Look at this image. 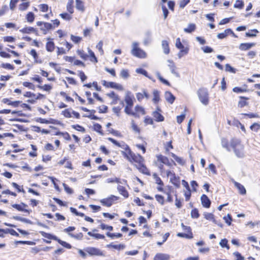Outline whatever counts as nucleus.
<instances>
[{
    "instance_id": "f257e3e1",
    "label": "nucleus",
    "mask_w": 260,
    "mask_h": 260,
    "mask_svg": "<svg viewBox=\"0 0 260 260\" xmlns=\"http://www.w3.org/2000/svg\"><path fill=\"white\" fill-rule=\"evenodd\" d=\"M124 157L126 158L131 162H135L136 167L142 173L148 174L149 173L148 170L144 164V159L140 154H135L131 150H129L128 152H124L121 151Z\"/></svg>"
},
{
    "instance_id": "f03ea898",
    "label": "nucleus",
    "mask_w": 260,
    "mask_h": 260,
    "mask_svg": "<svg viewBox=\"0 0 260 260\" xmlns=\"http://www.w3.org/2000/svg\"><path fill=\"white\" fill-rule=\"evenodd\" d=\"M156 157V160L155 161V164L159 168L161 174L165 173L167 170L164 167V165L168 167L169 169H172L173 165H176V164L173 160L170 161L169 158L165 156L159 154L157 155Z\"/></svg>"
},
{
    "instance_id": "7ed1b4c3",
    "label": "nucleus",
    "mask_w": 260,
    "mask_h": 260,
    "mask_svg": "<svg viewBox=\"0 0 260 260\" xmlns=\"http://www.w3.org/2000/svg\"><path fill=\"white\" fill-rule=\"evenodd\" d=\"M231 146L232 147L236 155L240 158L245 156L244 146L241 143L239 140L233 139L231 141Z\"/></svg>"
},
{
    "instance_id": "20e7f679",
    "label": "nucleus",
    "mask_w": 260,
    "mask_h": 260,
    "mask_svg": "<svg viewBox=\"0 0 260 260\" xmlns=\"http://www.w3.org/2000/svg\"><path fill=\"white\" fill-rule=\"evenodd\" d=\"M197 94L201 102L204 105L209 104V93L208 90L205 88H201L198 89Z\"/></svg>"
},
{
    "instance_id": "39448f33",
    "label": "nucleus",
    "mask_w": 260,
    "mask_h": 260,
    "mask_svg": "<svg viewBox=\"0 0 260 260\" xmlns=\"http://www.w3.org/2000/svg\"><path fill=\"white\" fill-rule=\"evenodd\" d=\"M133 49L132 50V54L139 58H145L146 53L141 49L138 47V43L134 42L132 44Z\"/></svg>"
},
{
    "instance_id": "423d86ee",
    "label": "nucleus",
    "mask_w": 260,
    "mask_h": 260,
    "mask_svg": "<svg viewBox=\"0 0 260 260\" xmlns=\"http://www.w3.org/2000/svg\"><path fill=\"white\" fill-rule=\"evenodd\" d=\"M118 197L111 195L108 198L101 200L100 202L103 206L109 207L112 206L115 201L118 200Z\"/></svg>"
},
{
    "instance_id": "0eeeda50",
    "label": "nucleus",
    "mask_w": 260,
    "mask_h": 260,
    "mask_svg": "<svg viewBox=\"0 0 260 260\" xmlns=\"http://www.w3.org/2000/svg\"><path fill=\"white\" fill-rule=\"evenodd\" d=\"M37 24L38 26H40V29L45 35L46 34L49 30L52 29L55 27H53L51 23L48 22L38 21L37 22Z\"/></svg>"
},
{
    "instance_id": "6e6552de",
    "label": "nucleus",
    "mask_w": 260,
    "mask_h": 260,
    "mask_svg": "<svg viewBox=\"0 0 260 260\" xmlns=\"http://www.w3.org/2000/svg\"><path fill=\"white\" fill-rule=\"evenodd\" d=\"M85 251L91 256H105L103 252L100 249L95 247H87Z\"/></svg>"
},
{
    "instance_id": "1a4fd4ad",
    "label": "nucleus",
    "mask_w": 260,
    "mask_h": 260,
    "mask_svg": "<svg viewBox=\"0 0 260 260\" xmlns=\"http://www.w3.org/2000/svg\"><path fill=\"white\" fill-rule=\"evenodd\" d=\"M102 84L107 87H110L112 88H114L119 90H123V86L117 83L113 82H107L105 80H103L102 81Z\"/></svg>"
},
{
    "instance_id": "9d476101",
    "label": "nucleus",
    "mask_w": 260,
    "mask_h": 260,
    "mask_svg": "<svg viewBox=\"0 0 260 260\" xmlns=\"http://www.w3.org/2000/svg\"><path fill=\"white\" fill-rule=\"evenodd\" d=\"M108 140L111 142L112 143H113L115 145L124 150L125 151H123L124 152H128L129 150H131L128 146L127 144H126L124 142H118L112 138H108Z\"/></svg>"
},
{
    "instance_id": "9b49d317",
    "label": "nucleus",
    "mask_w": 260,
    "mask_h": 260,
    "mask_svg": "<svg viewBox=\"0 0 260 260\" xmlns=\"http://www.w3.org/2000/svg\"><path fill=\"white\" fill-rule=\"evenodd\" d=\"M134 96L132 92L129 91L125 92L124 101L126 104V106H129L132 108L134 105Z\"/></svg>"
},
{
    "instance_id": "f8f14e48",
    "label": "nucleus",
    "mask_w": 260,
    "mask_h": 260,
    "mask_svg": "<svg viewBox=\"0 0 260 260\" xmlns=\"http://www.w3.org/2000/svg\"><path fill=\"white\" fill-rule=\"evenodd\" d=\"M168 62L169 63L168 67L171 72V73L176 76L177 77H179L180 75L178 72L176 71V67L175 63L171 60H168Z\"/></svg>"
},
{
    "instance_id": "ddd939ff",
    "label": "nucleus",
    "mask_w": 260,
    "mask_h": 260,
    "mask_svg": "<svg viewBox=\"0 0 260 260\" xmlns=\"http://www.w3.org/2000/svg\"><path fill=\"white\" fill-rule=\"evenodd\" d=\"M136 98L139 102H141L144 98L147 100L149 98V95L147 93L146 90L143 89L142 92H138L136 93Z\"/></svg>"
},
{
    "instance_id": "4468645a",
    "label": "nucleus",
    "mask_w": 260,
    "mask_h": 260,
    "mask_svg": "<svg viewBox=\"0 0 260 260\" xmlns=\"http://www.w3.org/2000/svg\"><path fill=\"white\" fill-rule=\"evenodd\" d=\"M12 206L19 211L28 212L29 213V211L25 209L27 206L24 203H21L20 204H13Z\"/></svg>"
},
{
    "instance_id": "2eb2a0df",
    "label": "nucleus",
    "mask_w": 260,
    "mask_h": 260,
    "mask_svg": "<svg viewBox=\"0 0 260 260\" xmlns=\"http://www.w3.org/2000/svg\"><path fill=\"white\" fill-rule=\"evenodd\" d=\"M202 204L205 208H209L211 205V201L208 197L205 194H203L201 197Z\"/></svg>"
},
{
    "instance_id": "dca6fc26",
    "label": "nucleus",
    "mask_w": 260,
    "mask_h": 260,
    "mask_svg": "<svg viewBox=\"0 0 260 260\" xmlns=\"http://www.w3.org/2000/svg\"><path fill=\"white\" fill-rule=\"evenodd\" d=\"M170 256L168 254L158 253H157L153 259L154 260H169Z\"/></svg>"
},
{
    "instance_id": "f3484780",
    "label": "nucleus",
    "mask_w": 260,
    "mask_h": 260,
    "mask_svg": "<svg viewBox=\"0 0 260 260\" xmlns=\"http://www.w3.org/2000/svg\"><path fill=\"white\" fill-rule=\"evenodd\" d=\"M255 45L254 43H241L239 48L241 50H247Z\"/></svg>"
},
{
    "instance_id": "a211bd4d",
    "label": "nucleus",
    "mask_w": 260,
    "mask_h": 260,
    "mask_svg": "<svg viewBox=\"0 0 260 260\" xmlns=\"http://www.w3.org/2000/svg\"><path fill=\"white\" fill-rule=\"evenodd\" d=\"M164 174H166L167 177L170 178V180L172 183L176 180V177L174 172L171 170V169L167 170Z\"/></svg>"
},
{
    "instance_id": "6ab92c4d",
    "label": "nucleus",
    "mask_w": 260,
    "mask_h": 260,
    "mask_svg": "<svg viewBox=\"0 0 260 260\" xmlns=\"http://www.w3.org/2000/svg\"><path fill=\"white\" fill-rule=\"evenodd\" d=\"M165 97L166 101L171 104L173 103L175 100V97L169 91H166L165 92Z\"/></svg>"
},
{
    "instance_id": "aec40b11",
    "label": "nucleus",
    "mask_w": 260,
    "mask_h": 260,
    "mask_svg": "<svg viewBox=\"0 0 260 260\" xmlns=\"http://www.w3.org/2000/svg\"><path fill=\"white\" fill-rule=\"evenodd\" d=\"M117 190L122 196H123L125 198H127L128 197V193L127 191L125 189V187L118 185L117 186Z\"/></svg>"
},
{
    "instance_id": "412c9836",
    "label": "nucleus",
    "mask_w": 260,
    "mask_h": 260,
    "mask_svg": "<svg viewBox=\"0 0 260 260\" xmlns=\"http://www.w3.org/2000/svg\"><path fill=\"white\" fill-rule=\"evenodd\" d=\"M234 184L235 186L238 189L240 193L241 194H246V190L243 185L236 181L234 182Z\"/></svg>"
},
{
    "instance_id": "4be33fe9",
    "label": "nucleus",
    "mask_w": 260,
    "mask_h": 260,
    "mask_svg": "<svg viewBox=\"0 0 260 260\" xmlns=\"http://www.w3.org/2000/svg\"><path fill=\"white\" fill-rule=\"evenodd\" d=\"M107 96L113 99L112 104H116L117 101L119 100V96L117 94H115L114 91H112L107 94Z\"/></svg>"
},
{
    "instance_id": "5701e85b",
    "label": "nucleus",
    "mask_w": 260,
    "mask_h": 260,
    "mask_svg": "<svg viewBox=\"0 0 260 260\" xmlns=\"http://www.w3.org/2000/svg\"><path fill=\"white\" fill-rule=\"evenodd\" d=\"M21 32L23 34H30L31 32H36V29L32 27H26L20 29Z\"/></svg>"
},
{
    "instance_id": "b1692460",
    "label": "nucleus",
    "mask_w": 260,
    "mask_h": 260,
    "mask_svg": "<svg viewBox=\"0 0 260 260\" xmlns=\"http://www.w3.org/2000/svg\"><path fill=\"white\" fill-rule=\"evenodd\" d=\"M40 233L43 237H44V238H47L48 239H52V240H55L56 241H57V240H58V238L56 236L52 235L49 233H47L45 232L41 231V232H40Z\"/></svg>"
},
{
    "instance_id": "393cba45",
    "label": "nucleus",
    "mask_w": 260,
    "mask_h": 260,
    "mask_svg": "<svg viewBox=\"0 0 260 260\" xmlns=\"http://www.w3.org/2000/svg\"><path fill=\"white\" fill-rule=\"evenodd\" d=\"M153 116L155 120L157 121L160 122L164 120L163 116L157 111L153 112Z\"/></svg>"
},
{
    "instance_id": "a878e982",
    "label": "nucleus",
    "mask_w": 260,
    "mask_h": 260,
    "mask_svg": "<svg viewBox=\"0 0 260 260\" xmlns=\"http://www.w3.org/2000/svg\"><path fill=\"white\" fill-rule=\"evenodd\" d=\"M161 45L164 53L166 54H169L170 52V48L168 41L166 40L162 41Z\"/></svg>"
},
{
    "instance_id": "bb28decb",
    "label": "nucleus",
    "mask_w": 260,
    "mask_h": 260,
    "mask_svg": "<svg viewBox=\"0 0 260 260\" xmlns=\"http://www.w3.org/2000/svg\"><path fill=\"white\" fill-rule=\"evenodd\" d=\"M124 112L128 115H131L138 118L140 117V115L138 114L137 113H134V112L132 111V110H131V108L129 107V106H125L124 109Z\"/></svg>"
},
{
    "instance_id": "cd10ccee",
    "label": "nucleus",
    "mask_w": 260,
    "mask_h": 260,
    "mask_svg": "<svg viewBox=\"0 0 260 260\" xmlns=\"http://www.w3.org/2000/svg\"><path fill=\"white\" fill-rule=\"evenodd\" d=\"M230 32H232V30L231 29H225L224 32L219 33L217 35V38L219 39H222L225 38L229 34H230Z\"/></svg>"
},
{
    "instance_id": "c85d7f7f",
    "label": "nucleus",
    "mask_w": 260,
    "mask_h": 260,
    "mask_svg": "<svg viewBox=\"0 0 260 260\" xmlns=\"http://www.w3.org/2000/svg\"><path fill=\"white\" fill-rule=\"evenodd\" d=\"M153 98L152 99L153 102L154 104H157L160 100L159 92L157 90H154L153 91Z\"/></svg>"
},
{
    "instance_id": "c756f323",
    "label": "nucleus",
    "mask_w": 260,
    "mask_h": 260,
    "mask_svg": "<svg viewBox=\"0 0 260 260\" xmlns=\"http://www.w3.org/2000/svg\"><path fill=\"white\" fill-rule=\"evenodd\" d=\"M204 216L206 219L211 220L215 224L217 223V221L214 219V216L213 214L206 212L204 214Z\"/></svg>"
},
{
    "instance_id": "7c9ffc66",
    "label": "nucleus",
    "mask_w": 260,
    "mask_h": 260,
    "mask_svg": "<svg viewBox=\"0 0 260 260\" xmlns=\"http://www.w3.org/2000/svg\"><path fill=\"white\" fill-rule=\"evenodd\" d=\"M196 28V26L193 23H190L188 24L187 27L184 29V31L187 33H191Z\"/></svg>"
},
{
    "instance_id": "2f4dec72",
    "label": "nucleus",
    "mask_w": 260,
    "mask_h": 260,
    "mask_svg": "<svg viewBox=\"0 0 260 260\" xmlns=\"http://www.w3.org/2000/svg\"><path fill=\"white\" fill-rule=\"evenodd\" d=\"M171 156L179 165L183 166L185 164V160L182 158L178 157L173 153L171 154Z\"/></svg>"
},
{
    "instance_id": "473e14b6",
    "label": "nucleus",
    "mask_w": 260,
    "mask_h": 260,
    "mask_svg": "<svg viewBox=\"0 0 260 260\" xmlns=\"http://www.w3.org/2000/svg\"><path fill=\"white\" fill-rule=\"evenodd\" d=\"M46 47L48 51L52 52L55 48V45L52 41H49L47 43Z\"/></svg>"
},
{
    "instance_id": "72a5a7b5",
    "label": "nucleus",
    "mask_w": 260,
    "mask_h": 260,
    "mask_svg": "<svg viewBox=\"0 0 260 260\" xmlns=\"http://www.w3.org/2000/svg\"><path fill=\"white\" fill-rule=\"evenodd\" d=\"M88 52L90 57V61L94 62H97L98 60L96 57H95L94 52L89 48H88Z\"/></svg>"
},
{
    "instance_id": "f704fd0d",
    "label": "nucleus",
    "mask_w": 260,
    "mask_h": 260,
    "mask_svg": "<svg viewBox=\"0 0 260 260\" xmlns=\"http://www.w3.org/2000/svg\"><path fill=\"white\" fill-rule=\"evenodd\" d=\"M120 76L124 79H127L129 76L128 71L126 69H122L120 71Z\"/></svg>"
},
{
    "instance_id": "c9c22d12",
    "label": "nucleus",
    "mask_w": 260,
    "mask_h": 260,
    "mask_svg": "<svg viewBox=\"0 0 260 260\" xmlns=\"http://www.w3.org/2000/svg\"><path fill=\"white\" fill-rule=\"evenodd\" d=\"M156 75L157 78L160 82L168 86H170V83L167 80L163 78L159 72L156 73Z\"/></svg>"
},
{
    "instance_id": "e433bc0d",
    "label": "nucleus",
    "mask_w": 260,
    "mask_h": 260,
    "mask_svg": "<svg viewBox=\"0 0 260 260\" xmlns=\"http://www.w3.org/2000/svg\"><path fill=\"white\" fill-rule=\"evenodd\" d=\"M37 121L40 122L42 123H58L57 122H56V120L52 119H50V120H46L45 119L39 118V120H37Z\"/></svg>"
},
{
    "instance_id": "4c0bfd02",
    "label": "nucleus",
    "mask_w": 260,
    "mask_h": 260,
    "mask_svg": "<svg viewBox=\"0 0 260 260\" xmlns=\"http://www.w3.org/2000/svg\"><path fill=\"white\" fill-rule=\"evenodd\" d=\"M135 112H134V113H137L139 115L140 113H141L142 115H144L145 114L144 109L141 106L138 105L136 106L135 107Z\"/></svg>"
},
{
    "instance_id": "58836bf2",
    "label": "nucleus",
    "mask_w": 260,
    "mask_h": 260,
    "mask_svg": "<svg viewBox=\"0 0 260 260\" xmlns=\"http://www.w3.org/2000/svg\"><path fill=\"white\" fill-rule=\"evenodd\" d=\"M77 53L80 57L83 59L86 60L88 55L86 54L82 50H78Z\"/></svg>"
},
{
    "instance_id": "ea45409f",
    "label": "nucleus",
    "mask_w": 260,
    "mask_h": 260,
    "mask_svg": "<svg viewBox=\"0 0 260 260\" xmlns=\"http://www.w3.org/2000/svg\"><path fill=\"white\" fill-rule=\"evenodd\" d=\"M76 8L78 10H80L82 12L84 11V7L82 2L80 0H76Z\"/></svg>"
},
{
    "instance_id": "a19ab883",
    "label": "nucleus",
    "mask_w": 260,
    "mask_h": 260,
    "mask_svg": "<svg viewBox=\"0 0 260 260\" xmlns=\"http://www.w3.org/2000/svg\"><path fill=\"white\" fill-rule=\"evenodd\" d=\"M175 46H176V48L180 49V50L182 49H185V48H186L181 43V42L180 41V39L179 38H178L176 39Z\"/></svg>"
},
{
    "instance_id": "79ce46f5",
    "label": "nucleus",
    "mask_w": 260,
    "mask_h": 260,
    "mask_svg": "<svg viewBox=\"0 0 260 260\" xmlns=\"http://www.w3.org/2000/svg\"><path fill=\"white\" fill-rule=\"evenodd\" d=\"M57 241L62 246H63L65 248H67L68 249H71L72 248V246L69 243H68L67 242L62 241L60 239L58 238V240H57Z\"/></svg>"
},
{
    "instance_id": "37998d69",
    "label": "nucleus",
    "mask_w": 260,
    "mask_h": 260,
    "mask_svg": "<svg viewBox=\"0 0 260 260\" xmlns=\"http://www.w3.org/2000/svg\"><path fill=\"white\" fill-rule=\"evenodd\" d=\"M27 21L29 23H32L35 19L34 14L32 12H29L26 17Z\"/></svg>"
},
{
    "instance_id": "c03bdc74",
    "label": "nucleus",
    "mask_w": 260,
    "mask_h": 260,
    "mask_svg": "<svg viewBox=\"0 0 260 260\" xmlns=\"http://www.w3.org/2000/svg\"><path fill=\"white\" fill-rule=\"evenodd\" d=\"M234 6L235 8L242 9L244 7V2L242 1L237 0Z\"/></svg>"
},
{
    "instance_id": "a18cd8bd",
    "label": "nucleus",
    "mask_w": 260,
    "mask_h": 260,
    "mask_svg": "<svg viewBox=\"0 0 260 260\" xmlns=\"http://www.w3.org/2000/svg\"><path fill=\"white\" fill-rule=\"evenodd\" d=\"M188 48H185V49L181 50L177 54V56L179 58H181L183 56L186 55L188 52Z\"/></svg>"
},
{
    "instance_id": "49530a36",
    "label": "nucleus",
    "mask_w": 260,
    "mask_h": 260,
    "mask_svg": "<svg viewBox=\"0 0 260 260\" xmlns=\"http://www.w3.org/2000/svg\"><path fill=\"white\" fill-rule=\"evenodd\" d=\"M146 38L144 40V44L145 45H148L151 40V34L150 32L148 31L146 33Z\"/></svg>"
},
{
    "instance_id": "de8ad7c7",
    "label": "nucleus",
    "mask_w": 260,
    "mask_h": 260,
    "mask_svg": "<svg viewBox=\"0 0 260 260\" xmlns=\"http://www.w3.org/2000/svg\"><path fill=\"white\" fill-rule=\"evenodd\" d=\"M73 3V0H69V2L67 6V10L70 12L71 14H72L74 12L73 8L72 6Z\"/></svg>"
},
{
    "instance_id": "09e8293b",
    "label": "nucleus",
    "mask_w": 260,
    "mask_h": 260,
    "mask_svg": "<svg viewBox=\"0 0 260 260\" xmlns=\"http://www.w3.org/2000/svg\"><path fill=\"white\" fill-rule=\"evenodd\" d=\"M69 235L71 237L75 238V239H77V240H81L82 237H83V234L81 233H79L77 234H72V233H69Z\"/></svg>"
},
{
    "instance_id": "8fccbe9b",
    "label": "nucleus",
    "mask_w": 260,
    "mask_h": 260,
    "mask_svg": "<svg viewBox=\"0 0 260 260\" xmlns=\"http://www.w3.org/2000/svg\"><path fill=\"white\" fill-rule=\"evenodd\" d=\"M29 2L23 3L19 6V9L20 11H24L29 7Z\"/></svg>"
},
{
    "instance_id": "3c124183",
    "label": "nucleus",
    "mask_w": 260,
    "mask_h": 260,
    "mask_svg": "<svg viewBox=\"0 0 260 260\" xmlns=\"http://www.w3.org/2000/svg\"><path fill=\"white\" fill-rule=\"evenodd\" d=\"M131 127L132 129L137 133H140V129L139 127L135 124L134 120H132L131 121Z\"/></svg>"
},
{
    "instance_id": "603ef678",
    "label": "nucleus",
    "mask_w": 260,
    "mask_h": 260,
    "mask_svg": "<svg viewBox=\"0 0 260 260\" xmlns=\"http://www.w3.org/2000/svg\"><path fill=\"white\" fill-rule=\"evenodd\" d=\"M103 43L102 41H100L96 46V48L98 49L101 55L104 54V50L103 49Z\"/></svg>"
},
{
    "instance_id": "864d4df0",
    "label": "nucleus",
    "mask_w": 260,
    "mask_h": 260,
    "mask_svg": "<svg viewBox=\"0 0 260 260\" xmlns=\"http://www.w3.org/2000/svg\"><path fill=\"white\" fill-rule=\"evenodd\" d=\"M72 110L68 109L62 111L63 115L67 118H70L72 117Z\"/></svg>"
},
{
    "instance_id": "5fc2aeb1",
    "label": "nucleus",
    "mask_w": 260,
    "mask_h": 260,
    "mask_svg": "<svg viewBox=\"0 0 260 260\" xmlns=\"http://www.w3.org/2000/svg\"><path fill=\"white\" fill-rule=\"evenodd\" d=\"M38 87L42 89L43 90L46 91H50L52 89V86L48 84H45L43 86L39 85Z\"/></svg>"
},
{
    "instance_id": "6e6d98bb",
    "label": "nucleus",
    "mask_w": 260,
    "mask_h": 260,
    "mask_svg": "<svg viewBox=\"0 0 260 260\" xmlns=\"http://www.w3.org/2000/svg\"><path fill=\"white\" fill-rule=\"evenodd\" d=\"M107 246L108 247H112L114 249H123L125 247V245L123 244H119V245H112V244H109Z\"/></svg>"
},
{
    "instance_id": "4d7b16f0",
    "label": "nucleus",
    "mask_w": 260,
    "mask_h": 260,
    "mask_svg": "<svg viewBox=\"0 0 260 260\" xmlns=\"http://www.w3.org/2000/svg\"><path fill=\"white\" fill-rule=\"evenodd\" d=\"M228 240L226 239H222L219 243L220 245L222 247H226L228 249H230V247L228 244Z\"/></svg>"
},
{
    "instance_id": "13d9d810",
    "label": "nucleus",
    "mask_w": 260,
    "mask_h": 260,
    "mask_svg": "<svg viewBox=\"0 0 260 260\" xmlns=\"http://www.w3.org/2000/svg\"><path fill=\"white\" fill-rule=\"evenodd\" d=\"M107 236L112 239H114L115 238H120L122 236V234L120 233L118 234H115V233H107Z\"/></svg>"
},
{
    "instance_id": "bf43d9fd",
    "label": "nucleus",
    "mask_w": 260,
    "mask_h": 260,
    "mask_svg": "<svg viewBox=\"0 0 260 260\" xmlns=\"http://www.w3.org/2000/svg\"><path fill=\"white\" fill-rule=\"evenodd\" d=\"M191 216L193 218H198L199 217V213L197 209H194L191 211Z\"/></svg>"
},
{
    "instance_id": "052dcab7",
    "label": "nucleus",
    "mask_w": 260,
    "mask_h": 260,
    "mask_svg": "<svg viewBox=\"0 0 260 260\" xmlns=\"http://www.w3.org/2000/svg\"><path fill=\"white\" fill-rule=\"evenodd\" d=\"M225 67V70L226 72H231L233 73H236V70L233 68L232 67H231L229 64H226Z\"/></svg>"
},
{
    "instance_id": "680f3d73",
    "label": "nucleus",
    "mask_w": 260,
    "mask_h": 260,
    "mask_svg": "<svg viewBox=\"0 0 260 260\" xmlns=\"http://www.w3.org/2000/svg\"><path fill=\"white\" fill-rule=\"evenodd\" d=\"M252 32L254 33H250L249 32H247L246 33V36L248 37H253L256 36V34L258 32V30L256 29H254L251 30Z\"/></svg>"
},
{
    "instance_id": "e2e57ef3",
    "label": "nucleus",
    "mask_w": 260,
    "mask_h": 260,
    "mask_svg": "<svg viewBox=\"0 0 260 260\" xmlns=\"http://www.w3.org/2000/svg\"><path fill=\"white\" fill-rule=\"evenodd\" d=\"M250 129L256 132L260 129V125L257 123H254L251 125Z\"/></svg>"
},
{
    "instance_id": "0e129e2a",
    "label": "nucleus",
    "mask_w": 260,
    "mask_h": 260,
    "mask_svg": "<svg viewBox=\"0 0 260 260\" xmlns=\"http://www.w3.org/2000/svg\"><path fill=\"white\" fill-rule=\"evenodd\" d=\"M12 185L15 188L18 192H24V189H23V187L22 186H20L18 185L17 183L15 182L12 183Z\"/></svg>"
},
{
    "instance_id": "69168bd1",
    "label": "nucleus",
    "mask_w": 260,
    "mask_h": 260,
    "mask_svg": "<svg viewBox=\"0 0 260 260\" xmlns=\"http://www.w3.org/2000/svg\"><path fill=\"white\" fill-rule=\"evenodd\" d=\"M190 2V0H181L179 2V7L180 8H184L186 5Z\"/></svg>"
},
{
    "instance_id": "338daca9",
    "label": "nucleus",
    "mask_w": 260,
    "mask_h": 260,
    "mask_svg": "<svg viewBox=\"0 0 260 260\" xmlns=\"http://www.w3.org/2000/svg\"><path fill=\"white\" fill-rule=\"evenodd\" d=\"M156 201L159 202L161 205L164 204V198L161 195L157 194L155 196Z\"/></svg>"
},
{
    "instance_id": "774afa93",
    "label": "nucleus",
    "mask_w": 260,
    "mask_h": 260,
    "mask_svg": "<svg viewBox=\"0 0 260 260\" xmlns=\"http://www.w3.org/2000/svg\"><path fill=\"white\" fill-rule=\"evenodd\" d=\"M71 39L75 43H78L81 40V38L78 37V36H75L74 35H71Z\"/></svg>"
}]
</instances>
